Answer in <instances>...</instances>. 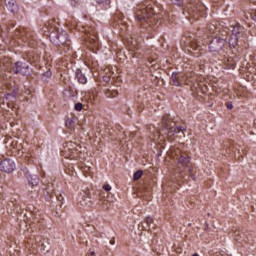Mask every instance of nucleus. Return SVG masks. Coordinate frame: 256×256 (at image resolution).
<instances>
[{
	"instance_id": "1",
	"label": "nucleus",
	"mask_w": 256,
	"mask_h": 256,
	"mask_svg": "<svg viewBox=\"0 0 256 256\" xmlns=\"http://www.w3.org/2000/svg\"><path fill=\"white\" fill-rule=\"evenodd\" d=\"M136 19L141 22V33L151 35L159 27V15L155 14L153 7L146 4H139L136 7Z\"/></svg>"
},
{
	"instance_id": "2",
	"label": "nucleus",
	"mask_w": 256,
	"mask_h": 256,
	"mask_svg": "<svg viewBox=\"0 0 256 256\" xmlns=\"http://www.w3.org/2000/svg\"><path fill=\"white\" fill-rule=\"evenodd\" d=\"M14 75L23 76L31 75V66L29 63L23 61L11 62L10 58H3L0 60V82L7 83L9 79Z\"/></svg>"
},
{
	"instance_id": "3",
	"label": "nucleus",
	"mask_w": 256,
	"mask_h": 256,
	"mask_svg": "<svg viewBox=\"0 0 256 256\" xmlns=\"http://www.w3.org/2000/svg\"><path fill=\"white\" fill-rule=\"evenodd\" d=\"M16 36L22 41L33 47L35 45V32L29 28H21L16 32Z\"/></svg>"
},
{
	"instance_id": "4",
	"label": "nucleus",
	"mask_w": 256,
	"mask_h": 256,
	"mask_svg": "<svg viewBox=\"0 0 256 256\" xmlns=\"http://www.w3.org/2000/svg\"><path fill=\"white\" fill-rule=\"evenodd\" d=\"M173 5H177L178 7H185V10L189 15L192 17H195L197 13H199V7H201V4H198L197 2H189L185 5L183 0H170Z\"/></svg>"
},
{
	"instance_id": "5",
	"label": "nucleus",
	"mask_w": 256,
	"mask_h": 256,
	"mask_svg": "<svg viewBox=\"0 0 256 256\" xmlns=\"http://www.w3.org/2000/svg\"><path fill=\"white\" fill-rule=\"evenodd\" d=\"M69 35L67 34V31L65 30H57V32H53L50 35V39L54 41L55 45H59V47H64L66 45L69 47Z\"/></svg>"
},
{
	"instance_id": "6",
	"label": "nucleus",
	"mask_w": 256,
	"mask_h": 256,
	"mask_svg": "<svg viewBox=\"0 0 256 256\" xmlns=\"http://www.w3.org/2000/svg\"><path fill=\"white\" fill-rule=\"evenodd\" d=\"M178 165L179 167H184L185 169H188V174L192 179L195 180V167L191 164V157H189L187 154L182 153L178 158Z\"/></svg>"
},
{
	"instance_id": "7",
	"label": "nucleus",
	"mask_w": 256,
	"mask_h": 256,
	"mask_svg": "<svg viewBox=\"0 0 256 256\" xmlns=\"http://www.w3.org/2000/svg\"><path fill=\"white\" fill-rule=\"evenodd\" d=\"M227 45V39L221 37H214L209 44V49L211 53H221L223 47Z\"/></svg>"
},
{
	"instance_id": "8",
	"label": "nucleus",
	"mask_w": 256,
	"mask_h": 256,
	"mask_svg": "<svg viewBox=\"0 0 256 256\" xmlns=\"http://www.w3.org/2000/svg\"><path fill=\"white\" fill-rule=\"evenodd\" d=\"M15 162L9 158L0 161V171L2 173H13Z\"/></svg>"
},
{
	"instance_id": "9",
	"label": "nucleus",
	"mask_w": 256,
	"mask_h": 256,
	"mask_svg": "<svg viewBox=\"0 0 256 256\" xmlns=\"http://www.w3.org/2000/svg\"><path fill=\"white\" fill-rule=\"evenodd\" d=\"M162 127L163 131H167V135H175L177 132V127L171 126V120H169V116L162 117Z\"/></svg>"
},
{
	"instance_id": "10",
	"label": "nucleus",
	"mask_w": 256,
	"mask_h": 256,
	"mask_svg": "<svg viewBox=\"0 0 256 256\" xmlns=\"http://www.w3.org/2000/svg\"><path fill=\"white\" fill-rule=\"evenodd\" d=\"M22 171L26 179L28 180L29 185H32V187L39 185V176H37L36 174H31V172H29V169L27 168H24Z\"/></svg>"
},
{
	"instance_id": "11",
	"label": "nucleus",
	"mask_w": 256,
	"mask_h": 256,
	"mask_svg": "<svg viewBox=\"0 0 256 256\" xmlns=\"http://www.w3.org/2000/svg\"><path fill=\"white\" fill-rule=\"evenodd\" d=\"M181 83H183V74L173 72L171 75L170 85H174V87H181Z\"/></svg>"
},
{
	"instance_id": "12",
	"label": "nucleus",
	"mask_w": 256,
	"mask_h": 256,
	"mask_svg": "<svg viewBox=\"0 0 256 256\" xmlns=\"http://www.w3.org/2000/svg\"><path fill=\"white\" fill-rule=\"evenodd\" d=\"M230 31L232 33V37H239V35L243 31V27H241V25L239 24H234L230 26Z\"/></svg>"
},
{
	"instance_id": "13",
	"label": "nucleus",
	"mask_w": 256,
	"mask_h": 256,
	"mask_svg": "<svg viewBox=\"0 0 256 256\" xmlns=\"http://www.w3.org/2000/svg\"><path fill=\"white\" fill-rule=\"evenodd\" d=\"M5 6L11 13L17 11V2L15 0H4Z\"/></svg>"
},
{
	"instance_id": "14",
	"label": "nucleus",
	"mask_w": 256,
	"mask_h": 256,
	"mask_svg": "<svg viewBox=\"0 0 256 256\" xmlns=\"http://www.w3.org/2000/svg\"><path fill=\"white\" fill-rule=\"evenodd\" d=\"M87 196H83L81 200L79 201L80 205L82 207H91L93 205V201H91V196L89 194H86Z\"/></svg>"
},
{
	"instance_id": "15",
	"label": "nucleus",
	"mask_w": 256,
	"mask_h": 256,
	"mask_svg": "<svg viewBox=\"0 0 256 256\" xmlns=\"http://www.w3.org/2000/svg\"><path fill=\"white\" fill-rule=\"evenodd\" d=\"M75 73H76V78L78 80V83L85 85L87 83V77L85 76V74H83L81 69H76Z\"/></svg>"
},
{
	"instance_id": "16",
	"label": "nucleus",
	"mask_w": 256,
	"mask_h": 256,
	"mask_svg": "<svg viewBox=\"0 0 256 256\" xmlns=\"http://www.w3.org/2000/svg\"><path fill=\"white\" fill-rule=\"evenodd\" d=\"M99 204L101 205L102 209H105V211L111 207V202H109V200L106 198H101Z\"/></svg>"
},
{
	"instance_id": "17",
	"label": "nucleus",
	"mask_w": 256,
	"mask_h": 256,
	"mask_svg": "<svg viewBox=\"0 0 256 256\" xmlns=\"http://www.w3.org/2000/svg\"><path fill=\"white\" fill-rule=\"evenodd\" d=\"M132 41H131V45L133 47H137V45H139L142 41H143V38H139L137 37L136 34H133L132 37H131Z\"/></svg>"
},
{
	"instance_id": "18",
	"label": "nucleus",
	"mask_w": 256,
	"mask_h": 256,
	"mask_svg": "<svg viewBox=\"0 0 256 256\" xmlns=\"http://www.w3.org/2000/svg\"><path fill=\"white\" fill-rule=\"evenodd\" d=\"M238 43H239V37L230 36V39H229L230 47H233V49H235L237 47Z\"/></svg>"
},
{
	"instance_id": "19",
	"label": "nucleus",
	"mask_w": 256,
	"mask_h": 256,
	"mask_svg": "<svg viewBox=\"0 0 256 256\" xmlns=\"http://www.w3.org/2000/svg\"><path fill=\"white\" fill-rule=\"evenodd\" d=\"M119 95V91L117 90H106L105 91V96L108 97L109 99L117 97Z\"/></svg>"
},
{
	"instance_id": "20",
	"label": "nucleus",
	"mask_w": 256,
	"mask_h": 256,
	"mask_svg": "<svg viewBox=\"0 0 256 256\" xmlns=\"http://www.w3.org/2000/svg\"><path fill=\"white\" fill-rule=\"evenodd\" d=\"M65 126L68 129H73V127H75V120L73 118H67L65 121Z\"/></svg>"
},
{
	"instance_id": "21",
	"label": "nucleus",
	"mask_w": 256,
	"mask_h": 256,
	"mask_svg": "<svg viewBox=\"0 0 256 256\" xmlns=\"http://www.w3.org/2000/svg\"><path fill=\"white\" fill-rule=\"evenodd\" d=\"M63 195H65V193L60 191L55 192L56 199L59 201V203H61V205H63V201H65V197Z\"/></svg>"
},
{
	"instance_id": "22",
	"label": "nucleus",
	"mask_w": 256,
	"mask_h": 256,
	"mask_svg": "<svg viewBox=\"0 0 256 256\" xmlns=\"http://www.w3.org/2000/svg\"><path fill=\"white\" fill-rule=\"evenodd\" d=\"M96 3L104 7V9H107L111 3V0H96Z\"/></svg>"
},
{
	"instance_id": "23",
	"label": "nucleus",
	"mask_w": 256,
	"mask_h": 256,
	"mask_svg": "<svg viewBox=\"0 0 256 256\" xmlns=\"http://www.w3.org/2000/svg\"><path fill=\"white\" fill-rule=\"evenodd\" d=\"M140 177H143V170H137L133 175L134 181H139Z\"/></svg>"
},
{
	"instance_id": "24",
	"label": "nucleus",
	"mask_w": 256,
	"mask_h": 256,
	"mask_svg": "<svg viewBox=\"0 0 256 256\" xmlns=\"http://www.w3.org/2000/svg\"><path fill=\"white\" fill-rule=\"evenodd\" d=\"M145 223H146V225L148 226V229H151V225H153V218L147 217V218L145 219Z\"/></svg>"
},
{
	"instance_id": "25",
	"label": "nucleus",
	"mask_w": 256,
	"mask_h": 256,
	"mask_svg": "<svg viewBox=\"0 0 256 256\" xmlns=\"http://www.w3.org/2000/svg\"><path fill=\"white\" fill-rule=\"evenodd\" d=\"M75 111H83V104L78 102L74 105Z\"/></svg>"
},
{
	"instance_id": "26",
	"label": "nucleus",
	"mask_w": 256,
	"mask_h": 256,
	"mask_svg": "<svg viewBox=\"0 0 256 256\" xmlns=\"http://www.w3.org/2000/svg\"><path fill=\"white\" fill-rule=\"evenodd\" d=\"M15 95H17V92H15V90H13L12 94H7L6 95V100H8L9 98L11 99H15Z\"/></svg>"
},
{
	"instance_id": "27",
	"label": "nucleus",
	"mask_w": 256,
	"mask_h": 256,
	"mask_svg": "<svg viewBox=\"0 0 256 256\" xmlns=\"http://www.w3.org/2000/svg\"><path fill=\"white\" fill-rule=\"evenodd\" d=\"M70 5H72V7H79L81 3L77 0H71Z\"/></svg>"
},
{
	"instance_id": "28",
	"label": "nucleus",
	"mask_w": 256,
	"mask_h": 256,
	"mask_svg": "<svg viewBox=\"0 0 256 256\" xmlns=\"http://www.w3.org/2000/svg\"><path fill=\"white\" fill-rule=\"evenodd\" d=\"M102 189H104V191L109 192V191H111V185H109V184H104V185L102 186Z\"/></svg>"
},
{
	"instance_id": "29",
	"label": "nucleus",
	"mask_w": 256,
	"mask_h": 256,
	"mask_svg": "<svg viewBox=\"0 0 256 256\" xmlns=\"http://www.w3.org/2000/svg\"><path fill=\"white\" fill-rule=\"evenodd\" d=\"M183 131H185V127H182V126L177 127V133H181Z\"/></svg>"
},
{
	"instance_id": "30",
	"label": "nucleus",
	"mask_w": 256,
	"mask_h": 256,
	"mask_svg": "<svg viewBox=\"0 0 256 256\" xmlns=\"http://www.w3.org/2000/svg\"><path fill=\"white\" fill-rule=\"evenodd\" d=\"M226 107H227V109H233V103L228 102V103L226 104Z\"/></svg>"
},
{
	"instance_id": "31",
	"label": "nucleus",
	"mask_w": 256,
	"mask_h": 256,
	"mask_svg": "<svg viewBox=\"0 0 256 256\" xmlns=\"http://www.w3.org/2000/svg\"><path fill=\"white\" fill-rule=\"evenodd\" d=\"M202 37H203V39H205L206 37H209V34H205Z\"/></svg>"
},
{
	"instance_id": "32",
	"label": "nucleus",
	"mask_w": 256,
	"mask_h": 256,
	"mask_svg": "<svg viewBox=\"0 0 256 256\" xmlns=\"http://www.w3.org/2000/svg\"><path fill=\"white\" fill-rule=\"evenodd\" d=\"M47 77H51V72L46 73Z\"/></svg>"
},
{
	"instance_id": "33",
	"label": "nucleus",
	"mask_w": 256,
	"mask_h": 256,
	"mask_svg": "<svg viewBox=\"0 0 256 256\" xmlns=\"http://www.w3.org/2000/svg\"><path fill=\"white\" fill-rule=\"evenodd\" d=\"M90 255H91V256L95 255V252H90Z\"/></svg>"
},
{
	"instance_id": "34",
	"label": "nucleus",
	"mask_w": 256,
	"mask_h": 256,
	"mask_svg": "<svg viewBox=\"0 0 256 256\" xmlns=\"http://www.w3.org/2000/svg\"><path fill=\"white\" fill-rule=\"evenodd\" d=\"M192 256H199V254L195 253V254H193Z\"/></svg>"
},
{
	"instance_id": "35",
	"label": "nucleus",
	"mask_w": 256,
	"mask_h": 256,
	"mask_svg": "<svg viewBox=\"0 0 256 256\" xmlns=\"http://www.w3.org/2000/svg\"><path fill=\"white\" fill-rule=\"evenodd\" d=\"M39 244L43 246V243L41 241L39 242Z\"/></svg>"
}]
</instances>
